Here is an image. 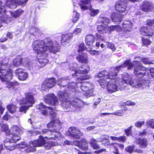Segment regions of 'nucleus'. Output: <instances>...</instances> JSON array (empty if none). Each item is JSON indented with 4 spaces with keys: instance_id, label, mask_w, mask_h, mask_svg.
Wrapping results in <instances>:
<instances>
[{
    "instance_id": "nucleus-24",
    "label": "nucleus",
    "mask_w": 154,
    "mask_h": 154,
    "mask_svg": "<svg viewBox=\"0 0 154 154\" xmlns=\"http://www.w3.org/2000/svg\"><path fill=\"white\" fill-rule=\"evenodd\" d=\"M82 141H73L72 143L73 145H74L77 146L79 148L81 149L82 150H86L88 149V143L85 140L83 141V144L85 145V146H81V143Z\"/></svg>"
},
{
    "instance_id": "nucleus-38",
    "label": "nucleus",
    "mask_w": 154,
    "mask_h": 154,
    "mask_svg": "<svg viewBox=\"0 0 154 154\" xmlns=\"http://www.w3.org/2000/svg\"><path fill=\"white\" fill-rule=\"evenodd\" d=\"M1 130L2 131L5 132L7 135H9L11 131L9 130L8 125L6 124H2L1 126Z\"/></svg>"
},
{
    "instance_id": "nucleus-19",
    "label": "nucleus",
    "mask_w": 154,
    "mask_h": 154,
    "mask_svg": "<svg viewBox=\"0 0 154 154\" xmlns=\"http://www.w3.org/2000/svg\"><path fill=\"white\" fill-rule=\"evenodd\" d=\"M37 109L41 111V113L42 115L46 116L48 114V109L51 108L49 107H47L44 105L42 103L37 105L36 107Z\"/></svg>"
},
{
    "instance_id": "nucleus-50",
    "label": "nucleus",
    "mask_w": 154,
    "mask_h": 154,
    "mask_svg": "<svg viewBox=\"0 0 154 154\" xmlns=\"http://www.w3.org/2000/svg\"><path fill=\"white\" fill-rule=\"evenodd\" d=\"M106 45H107V47L111 49L112 51H114L116 50V48L115 47L114 45L111 43L108 42H107L106 43Z\"/></svg>"
},
{
    "instance_id": "nucleus-26",
    "label": "nucleus",
    "mask_w": 154,
    "mask_h": 154,
    "mask_svg": "<svg viewBox=\"0 0 154 154\" xmlns=\"http://www.w3.org/2000/svg\"><path fill=\"white\" fill-rule=\"evenodd\" d=\"M76 59L79 62L82 63L87 64L88 62V58L86 54H79L77 56Z\"/></svg>"
},
{
    "instance_id": "nucleus-42",
    "label": "nucleus",
    "mask_w": 154,
    "mask_h": 154,
    "mask_svg": "<svg viewBox=\"0 0 154 154\" xmlns=\"http://www.w3.org/2000/svg\"><path fill=\"white\" fill-rule=\"evenodd\" d=\"M86 48V46L84 44L82 43L78 46V52L79 53H82L85 50Z\"/></svg>"
},
{
    "instance_id": "nucleus-41",
    "label": "nucleus",
    "mask_w": 154,
    "mask_h": 154,
    "mask_svg": "<svg viewBox=\"0 0 154 154\" xmlns=\"http://www.w3.org/2000/svg\"><path fill=\"white\" fill-rule=\"evenodd\" d=\"M39 30L35 27H32L30 29L29 33L30 34L36 35L39 32Z\"/></svg>"
},
{
    "instance_id": "nucleus-17",
    "label": "nucleus",
    "mask_w": 154,
    "mask_h": 154,
    "mask_svg": "<svg viewBox=\"0 0 154 154\" xmlns=\"http://www.w3.org/2000/svg\"><path fill=\"white\" fill-rule=\"evenodd\" d=\"M153 30L147 27L142 26L140 29V32L142 35L152 36L153 33Z\"/></svg>"
},
{
    "instance_id": "nucleus-9",
    "label": "nucleus",
    "mask_w": 154,
    "mask_h": 154,
    "mask_svg": "<svg viewBox=\"0 0 154 154\" xmlns=\"http://www.w3.org/2000/svg\"><path fill=\"white\" fill-rule=\"evenodd\" d=\"M89 78V77L87 75H80L79 77H78L76 80V85L75 88L78 87V86H80L81 89L83 91H87L90 89H93L94 88V85L88 82H84L83 83H82V80H85L87 79H88ZM79 92L80 93V94H79L81 95L80 96H78L77 97L78 98L82 96V94L81 92L77 91V90L75 88V92Z\"/></svg>"
},
{
    "instance_id": "nucleus-44",
    "label": "nucleus",
    "mask_w": 154,
    "mask_h": 154,
    "mask_svg": "<svg viewBox=\"0 0 154 154\" xmlns=\"http://www.w3.org/2000/svg\"><path fill=\"white\" fill-rule=\"evenodd\" d=\"M146 124L147 125L149 126L151 128L154 129V119H150L147 120L146 122Z\"/></svg>"
},
{
    "instance_id": "nucleus-27",
    "label": "nucleus",
    "mask_w": 154,
    "mask_h": 154,
    "mask_svg": "<svg viewBox=\"0 0 154 154\" xmlns=\"http://www.w3.org/2000/svg\"><path fill=\"white\" fill-rule=\"evenodd\" d=\"M109 136L108 135H103L100 138H98L97 141L99 142H102V143L105 146H107L109 144Z\"/></svg>"
},
{
    "instance_id": "nucleus-22",
    "label": "nucleus",
    "mask_w": 154,
    "mask_h": 154,
    "mask_svg": "<svg viewBox=\"0 0 154 154\" xmlns=\"http://www.w3.org/2000/svg\"><path fill=\"white\" fill-rule=\"evenodd\" d=\"M4 143L5 147L7 149L12 150L14 149L16 147V146H14L13 142L11 141L9 139L7 138L5 139Z\"/></svg>"
},
{
    "instance_id": "nucleus-20",
    "label": "nucleus",
    "mask_w": 154,
    "mask_h": 154,
    "mask_svg": "<svg viewBox=\"0 0 154 154\" xmlns=\"http://www.w3.org/2000/svg\"><path fill=\"white\" fill-rule=\"evenodd\" d=\"M81 2L83 4H79L81 8L84 10H94L92 9L91 2L89 0H81Z\"/></svg>"
},
{
    "instance_id": "nucleus-49",
    "label": "nucleus",
    "mask_w": 154,
    "mask_h": 154,
    "mask_svg": "<svg viewBox=\"0 0 154 154\" xmlns=\"http://www.w3.org/2000/svg\"><path fill=\"white\" fill-rule=\"evenodd\" d=\"M26 147V144L25 142H22L16 146V147L20 149H22Z\"/></svg>"
},
{
    "instance_id": "nucleus-35",
    "label": "nucleus",
    "mask_w": 154,
    "mask_h": 154,
    "mask_svg": "<svg viewBox=\"0 0 154 154\" xmlns=\"http://www.w3.org/2000/svg\"><path fill=\"white\" fill-rule=\"evenodd\" d=\"M10 134H19L21 131V129L17 126L14 125L11 128Z\"/></svg>"
},
{
    "instance_id": "nucleus-33",
    "label": "nucleus",
    "mask_w": 154,
    "mask_h": 154,
    "mask_svg": "<svg viewBox=\"0 0 154 154\" xmlns=\"http://www.w3.org/2000/svg\"><path fill=\"white\" fill-rule=\"evenodd\" d=\"M99 21H100L104 26H108L107 24L109 23L110 22L109 20L107 18L103 16H100L99 17Z\"/></svg>"
},
{
    "instance_id": "nucleus-12",
    "label": "nucleus",
    "mask_w": 154,
    "mask_h": 154,
    "mask_svg": "<svg viewBox=\"0 0 154 154\" xmlns=\"http://www.w3.org/2000/svg\"><path fill=\"white\" fill-rule=\"evenodd\" d=\"M44 100L46 103L53 106H57L59 103L57 97L53 94H48L45 96Z\"/></svg>"
},
{
    "instance_id": "nucleus-13",
    "label": "nucleus",
    "mask_w": 154,
    "mask_h": 154,
    "mask_svg": "<svg viewBox=\"0 0 154 154\" xmlns=\"http://www.w3.org/2000/svg\"><path fill=\"white\" fill-rule=\"evenodd\" d=\"M56 80L54 78L46 79L42 85V89L43 90H46L54 86L56 84Z\"/></svg>"
},
{
    "instance_id": "nucleus-4",
    "label": "nucleus",
    "mask_w": 154,
    "mask_h": 154,
    "mask_svg": "<svg viewBox=\"0 0 154 154\" xmlns=\"http://www.w3.org/2000/svg\"><path fill=\"white\" fill-rule=\"evenodd\" d=\"M66 92L59 91L58 94L59 100L62 102L61 105L64 109L66 110L67 111H74V108L78 109L84 106L85 103L77 97L78 93H77L76 95L72 96V93H66Z\"/></svg>"
},
{
    "instance_id": "nucleus-30",
    "label": "nucleus",
    "mask_w": 154,
    "mask_h": 154,
    "mask_svg": "<svg viewBox=\"0 0 154 154\" xmlns=\"http://www.w3.org/2000/svg\"><path fill=\"white\" fill-rule=\"evenodd\" d=\"M97 31L101 34H103L107 32L109 30L108 26L104 25H98L97 28Z\"/></svg>"
},
{
    "instance_id": "nucleus-62",
    "label": "nucleus",
    "mask_w": 154,
    "mask_h": 154,
    "mask_svg": "<svg viewBox=\"0 0 154 154\" xmlns=\"http://www.w3.org/2000/svg\"><path fill=\"white\" fill-rule=\"evenodd\" d=\"M111 145H112L114 146V148L115 150L113 152V153H115L116 154H119L118 149L117 147L115 146V145H116L117 144L115 143H112V144H111Z\"/></svg>"
},
{
    "instance_id": "nucleus-39",
    "label": "nucleus",
    "mask_w": 154,
    "mask_h": 154,
    "mask_svg": "<svg viewBox=\"0 0 154 154\" xmlns=\"http://www.w3.org/2000/svg\"><path fill=\"white\" fill-rule=\"evenodd\" d=\"M20 10L14 11H10V12L11 15L14 18H16L19 17L21 14L23 12L22 10L21 11H19Z\"/></svg>"
},
{
    "instance_id": "nucleus-48",
    "label": "nucleus",
    "mask_w": 154,
    "mask_h": 154,
    "mask_svg": "<svg viewBox=\"0 0 154 154\" xmlns=\"http://www.w3.org/2000/svg\"><path fill=\"white\" fill-rule=\"evenodd\" d=\"M93 89H90L89 90L86 92L85 94V96L87 98H88L90 97L94 96V94L93 93Z\"/></svg>"
},
{
    "instance_id": "nucleus-47",
    "label": "nucleus",
    "mask_w": 154,
    "mask_h": 154,
    "mask_svg": "<svg viewBox=\"0 0 154 154\" xmlns=\"http://www.w3.org/2000/svg\"><path fill=\"white\" fill-rule=\"evenodd\" d=\"M29 107L30 106L27 105H26V106H22L20 107L19 108V111L20 112H23L24 113H26V111L29 109Z\"/></svg>"
},
{
    "instance_id": "nucleus-57",
    "label": "nucleus",
    "mask_w": 154,
    "mask_h": 154,
    "mask_svg": "<svg viewBox=\"0 0 154 154\" xmlns=\"http://www.w3.org/2000/svg\"><path fill=\"white\" fill-rule=\"evenodd\" d=\"M123 114V112L122 110H118L115 112L111 113L112 115H115L118 116H122Z\"/></svg>"
},
{
    "instance_id": "nucleus-31",
    "label": "nucleus",
    "mask_w": 154,
    "mask_h": 154,
    "mask_svg": "<svg viewBox=\"0 0 154 154\" xmlns=\"http://www.w3.org/2000/svg\"><path fill=\"white\" fill-rule=\"evenodd\" d=\"M122 25L123 28L128 31H129L131 29L132 24V23L129 21L124 20Z\"/></svg>"
},
{
    "instance_id": "nucleus-28",
    "label": "nucleus",
    "mask_w": 154,
    "mask_h": 154,
    "mask_svg": "<svg viewBox=\"0 0 154 154\" xmlns=\"http://www.w3.org/2000/svg\"><path fill=\"white\" fill-rule=\"evenodd\" d=\"M17 5L15 0H7L6 2V6L10 9H15L17 6Z\"/></svg>"
},
{
    "instance_id": "nucleus-25",
    "label": "nucleus",
    "mask_w": 154,
    "mask_h": 154,
    "mask_svg": "<svg viewBox=\"0 0 154 154\" xmlns=\"http://www.w3.org/2000/svg\"><path fill=\"white\" fill-rule=\"evenodd\" d=\"M95 38L91 34H89L86 35L85 38V42L87 45L91 46L94 42Z\"/></svg>"
},
{
    "instance_id": "nucleus-64",
    "label": "nucleus",
    "mask_w": 154,
    "mask_h": 154,
    "mask_svg": "<svg viewBox=\"0 0 154 154\" xmlns=\"http://www.w3.org/2000/svg\"><path fill=\"white\" fill-rule=\"evenodd\" d=\"M81 29L80 28H76L74 30L73 33L75 34H78L81 32Z\"/></svg>"
},
{
    "instance_id": "nucleus-59",
    "label": "nucleus",
    "mask_w": 154,
    "mask_h": 154,
    "mask_svg": "<svg viewBox=\"0 0 154 154\" xmlns=\"http://www.w3.org/2000/svg\"><path fill=\"white\" fill-rule=\"evenodd\" d=\"M132 128V126H131L129 127L127 129L125 130V132L127 136H129L131 134V130Z\"/></svg>"
},
{
    "instance_id": "nucleus-32",
    "label": "nucleus",
    "mask_w": 154,
    "mask_h": 154,
    "mask_svg": "<svg viewBox=\"0 0 154 154\" xmlns=\"http://www.w3.org/2000/svg\"><path fill=\"white\" fill-rule=\"evenodd\" d=\"M18 134H10V133L9 135L10 138L8 139H10V140H11V141H12L13 143H15L17 141L19 140L20 139V137L17 135Z\"/></svg>"
},
{
    "instance_id": "nucleus-61",
    "label": "nucleus",
    "mask_w": 154,
    "mask_h": 154,
    "mask_svg": "<svg viewBox=\"0 0 154 154\" xmlns=\"http://www.w3.org/2000/svg\"><path fill=\"white\" fill-rule=\"evenodd\" d=\"M142 42L143 44L145 45H149L151 42L150 41L147 39H143Z\"/></svg>"
},
{
    "instance_id": "nucleus-7",
    "label": "nucleus",
    "mask_w": 154,
    "mask_h": 154,
    "mask_svg": "<svg viewBox=\"0 0 154 154\" xmlns=\"http://www.w3.org/2000/svg\"><path fill=\"white\" fill-rule=\"evenodd\" d=\"M121 81L119 82H122L124 85L125 84L129 85L133 87L141 89L145 88L148 85V82L146 80L142 79H135L132 80L131 76L128 73H123L122 75Z\"/></svg>"
},
{
    "instance_id": "nucleus-60",
    "label": "nucleus",
    "mask_w": 154,
    "mask_h": 154,
    "mask_svg": "<svg viewBox=\"0 0 154 154\" xmlns=\"http://www.w3.org/2000/svg\"><path fill=\"white\" fill-rule=\"evenodd\" d=\"M146 24L149 26H152L154 25V19L153 20L149 19L147 20Z\"/></svg>"
},
{
    "instance_id": "nucleus-63",
    "label": "nucleus",
    "mask_w": 154,
    "mask_h": 154,
    "mask_svg": "<svg viewBox=\"0 0 154 154\" xmlns=\"http://www.w3.org/2000/svg\"><path fill=\"white\" fill-rule=\"evenodd\" d=\"M11 118L12 117L11 116L9 115L7 112L3 117V119L5 120H8Z\"/></svg>"
},
{
    "instance_id": "nucleus-34",
    "label": "nucleus",
    "mask_w": 154,
    "mask_h": 154,
    "mask_svg": "<svg viewBox=\"0 0 154 154\" xmlns=\"http://www.w3.org/2000/svg\"><path fill=\"white\" fill-rule=\"evenodd\" d=\"M22 61V58L20 56H18L13 60V65L15 66H19L21 65Z\"/></svg>"
},
{
    "instance_id": "nucleus-8",
    "label": "nucleus",
    "mask_w": 154,
    "mask_h": 154,
    "mask_svg": "<svg viewBox=\"0 0 154 154\" xmlns=\"http://www.w3.org/2000/svg\"><path fill=\"white\" fill-rule=\"evenodd\" d=\"M10 65L8 64V60L5 58L1 63L0 67V79L2 82H6L12 79L13 73L9 68Z\"/></svg>"
},
{
    "instance_id": "nucleus-15",
    "label": "nucleus",
    "mask_w": 154,
    "mask_h": 154,
    "mask_svg": "<svg viewBox=\"0 0 154 154\" xmlns=\"http://www.w3.org/2000/svg\"><path fill=\"white\" fill-rule=\"evenodd\" d=\"M68 130L71 135L75 138H79L83 135L79 129L75 127H71L69 128Z\"/></svg>"
},
{
    "instance_id": "nucleus-51",
    "label": "nucleus",
    "mask_w": 154,
    "mask_h": 154,
    "mask_svg": "<svg viewBox=\"0 0 154 154\" xmlns=\"http://www.w3.org/2000/svg\"><path fill=\"white\" fill-rule=\"evenodd\" d=\"M146 75L149 77L151 76L152 77H154V69H150V70L146 72Z\"/></svg>"
},
{
    "instance_id": "nucleus-56",
    "label": "nucleus",
    "mask_w": 154,
    "mask_h": 154,
    "mask_svg": "<svg viewBox=\"0 0 154 154\" xmlns=\"http://www.w3.org/2000/svg\"><path fill=\"white\" fill-rule=\"evenodd\" d=\"M89 14L92 17L97 15L99 12V10H89Z\"/></svg>"
},
{
    "instance_id": "nucleus-29",
    "label": "nucleus",
    "mask_w": 154,
    "mask_h": 154,
    "mask_svg": "<svg viewBox=\"0 0 154 154\" xmlns=\"http://www.w3.org/2000/svg\"><path fill=\"white\" fill-rule=\"evenodd\" d=\"M142 6V10H149L153 8V5L150 2L144 1L143 2Z\"/></svg>"
},
{
    "instance_id": "nucleus-36",
    "label": "nucleus",
    "mask_w": 154,
    "mask_h": 154,
    "mask_svg": "<svg viewBox=\"0 0 154 154\" xmlns=\"http://www.w3.org/2000/svg\"><path fill=\"white\" fill-rule=\"evenodd\" d=\"M138 142L139 145L142 148H144L147 146V140L145 138L140 139Z\"/></svg>"
},
{
    "instance_id": "nucleus-11",
    "label": "nucleus",
    "mask_w": 154,
    "mask_h": 154,
    "mask_svg": "<svg viewBox=\"0 0 154 154\" xmlns=\"http://www.w3.org/2000/svg\"><path fill=\"white\" fill-rule=\"evenodd\" d=\"M25 97L22 99H17V102L20 105L26 104L31 106L35 103V99L32 92L28 91L25 93Z\"/></svg>"
},
{
    "instance_id": "nucleus-16",
    "label": "nucleus",
    "mask_w": 154,
    "mask_h": 154,
    "mask_svg": "<svg viewBox=\"0 0 154 154\" xmlns=\"http://www.w3.org/2000/svg\"><path fill=\"white\" fill-rule=\"evenodd\" d=\"M15 73L20 80H25L28 76V73L23 72V70L20 68L16 70L15 71Z\"/></svg>"
},
{
    "instance_id": "nucleus-58",
    "label": "nucleus",
    "mask_w": 154,
    "mask_h": 154,
    "mask_svg": "<svg viewBox=\"0 0 154 154\" xmlns=\"http://www.w3.org/2000/svg\"><path fill=\"white\" fill-rule=\"evenodd\" d=\"M126 140V137L124 136L118 137V141L120 142H125Z\"/></svg>"
},
{
    "instance_id": "nucleus-23",
    "label": "nucleus",
    "mask_w": 154,
    "mask_h": 154,
    "mask_svg": "<svg viewBox=\"0 0 154 154\" xmlns=\"http://www.w3.org/2000/svg\"><path fill=\"white\" fill-rule=\"evenodd\" d=\"M11 80H10V81ZM10 81L5 82L6 83L5 85V87L11 89V90L14 89L15 90L17 88V87L19 85V83L17 82H8Z\"/></svg>"
},
{
    "instance_id": "nucleus-2",
    "label": "nucleus",
    "mask_w": 154,
    "mask_h": 154,
    "mask_svg": "<svg viewBox=\"0 0 154 154\" xmlns=\"http://www.w3.org/2000/svg\"><path fill=\"white\" fill-rule=\"evenodd\" d=\"M32 47L34 52L41 58H38L39 66H45L48 62L47 56L49 52L55 54L59 51L60 48L59 43L57 41L53 42L49 38L43 40H35L32 44Z\"/></svg>"
},
{
    "instance_id": "nucleus-37",
    "label": "nucleus",
    "mask_w": 154,
    "mask_h": 154,
    "mask_svg": "<svg viewBox=\"0 0 154 154\" xmlns=\"http://www.w3.org/2000/svg\"><path fill=\"white\" fill-rule=\"evenodd\" d=\"M7 108L10 113L13 114L15 112L16 110V106L13 104H9L7 106Z\"/></svg>"
},
{
    "instance_id": "nucleus-55",
    "label": "nucleus",
    "mask_w": 154,
    "mask_h": 154,
    "mask_svg": "<svg viewBox=\"0 0 154 154\" xmlns=\"http://www.w3.org/2000/svg\"><path fill=\"white\" fill-rule=\"evenodd\" d=\"M134 148V146H128L126 147L125 150L126 151L130 153H131L133 152V149Z\"/></svg>"
},
{
    "instance_id": "nucleus-14",
    "label": "nucleus",
    "mask_w": 154,
    "mask_h": 154,
    "mask_svg": "<svg viewBox=\"0 0 154 154\" xmlns=\"http://www.w3.org/2000/svg\"><path fill=\"white\" fill-rule=\"evenodd\" d=\"M126 11H120L119 12L112 13V14L111 17L113 22L114 23L119 22L122 21L124 14L123 13H126Z\"/></svg>"
},
{
    "instance_id": "nucleus-40",
    "label": "nucleus",
    "mask_w": 154,
    "mask_h": 154,
    "mask_svg": "<svg viewBox=\"0 0 154 154\" xmlns=\"http://www.w3.org/2000/svg\"><path fill=\"white\" fill-rule=\"evenodd\" d=\"M141 61L145 64H154V60H152L151 59L150 60L148 58H143L141 59Z\"/></svg>"
},
{
    "instance_id": "nucleus-45",
    "label": "nucleus",
    "mask_w": 154,
    "mask_h": 154,
    "mask_svg": "<svg viewBox=\"0 0 154 154\" xmlns=\"http://www.w3.org/2000/svg\"><path fill=\"white\" fill-rule=\"evenodd\" d=\"M110 31L116 30L119 31L121 29L120 26L119 25L112 26L109 27Z\"/></svg>"
},
{
    "instance_id": "nucleus-6",
    "label": "nucleus",
    "mask_w": 154,
    "mask_h": 154,
    "mask_svg": "<svg viewBox=\"0 0 154 154\" xmlns=\"http://www.w3.org/2000/svg\"><path fill=\"white\" fill-rule=\"evenodd\" d=\"M121 65H123L122 68L127 67L128 69H133L134 75L138 78H141L146 75L147 69L142 66L139 61L135 60L132 63L130 60H127Z\"/></svg>"
},
{
    "instance_id": "nucleus-54",
    "label": "nucleus",
    "mask_w": 154,
    "mask_h": 154,
    "mask_svg": "<svg viewBox=\"0 0 154 154\" xmlns=\"http://www.w3.org/2000/svg\"><path fill=\"white\" fill-rule=\"evenodd\" d=\"M88 51L89 53L92 55H94L96 54L98 55L100 54L101 52V51H98L95 50L94 51L88 50Z\"/></svg>"
},
{
    "instance_id": "nucleus-5",
    "label": "nucleus",
    "mask_w": 154,
    "mask_h": 154,
    "mask_svg": "<svg viewBox=\"0 0 154 154\" xmlns=\"http://www.w3.org/2000/svg\"><path fill=\"white\" fill-rule=\"evenodd\" d=\"M48 128L51 127L52 129H44L42 131L43 134H47L48 135H53L54 137H45L47 140L55 139L59 140L62 137L61 134L58 132L62 128V124L58 120H53L50 122L47 125Z\"/></svg>"
},
{
    "instance_id": "nucleus-43",
    "label": "nucleus",
    "mask_w": 154,
    "mask_h": 154,
    "mask_svg": "<svg viewBox=\"0 0 154 154\" xmlns=\"http://www.w3.org/2000/svg\"><path fill=\"white\" fill-rule=\"evenodd\" d=\"M73 19L72 20L73 23H75L78 20L79 17V14L76 11L74 10L73 11Z\"/></svg>"
},
{
    "instance_id": "nucleus-53",
    "label": "nucleus",
    "mask_w": 154,
    "mask_h": 154,
    "mask_svg": "<svg viewBox=\"0 0 154 154\" xmlns=\"http://www.w3.org/2000/svg\"><path fill=\"white\" fill-rule=\"evenodd\" d=\"M145 123L144 121H138L135 123V126L137 128H140Z\"/></svg>"
},
{
    "instance_id": "nucleus-10",
    "label": "nucleus",
    "mask_w": 154,
    "mask_h": 154,
    "mask_svg": "<svg viewBox=\"0 0 154 154\" xmlns=\"http://www.w3.org/2000/svg\"><path fill=\"white\" fill-rule=\"evenodd\" d=\"M46 141L42 136H40L37 140L31 141L29 143V145L27 146L25 149V152L27 153L34 152L35 147L42 146L45 143Z\"/></svg>"
},
{
    "instance_id": "nucleus-21",
    "label": "nucleus",
    "mask_w": 154,
    "mask_h": 154,
    "mask_svg": "<svg viewBox=\"0 0 154 154\" xmlns=\"http://www.w3.org/2000/svg\"><path fill=\"white\" fill-rule=\"evenodd\" d=\"M72 35L71 33H67L63 35L61 39V43L63 45H66L72 38Z\"/></svg>"
},
{
    "instance_id": "nucleus-3",
    "label": "nucleus",
    "mask_w": 154,
    "mask_h": 154,
    "mask_svg": "<svg viewBox=\"0 0 154 154\" xmlns=\"http://www.w3.org/2000/svg\"><path fill=\"white\" fill-rule=\"evenodd\" d=\"M78 64L76 63H72L70 64L69 68L71 70L74 71L75 73L72 74V75L73 78L71 79L69 77H66L60 79L57 81V84L60 86L64 87L66 86L68 84L67 89L65 91H62L66 92V93H71L72 96L76 95L77 93H78L79 95L78 96H80L79 94L80 93L79 92H75V91L76 83L73 82V79L75 76H77L78 74H86L89 70V68L88 66L86 65L85 66H82L80 68H78Z\"/></svg>"
},
{
    "instance_id": "nucleus-52",
    "label": "nucleus",
    "mask_w": 154,
    "mask_h": 154,
    "mask_svg": "<svg viewBox=\"0 0 154 154\" xmlns=\"http://www.w3.org/2000/svg\"><path fill=\"white\" fill-rule=\"evenodd\" d=\"M94 100L93 107L94 108H95L96 107V106L101 102V100L100 98L99 97L95 98Z\"/></svg>"
},
{
    "instance_id": "nucleus-1",
    "label": "nucleus",
    "mask_w": 154,
    "mask_h": 154,
    "mask_svg": "<svg viewBox=\"0 0 154 154\" xmlns=\"http://www.w3.org/2000/svg\"><path fill=\"white\" fill-rule=\"evenodd\" d=\"M122 66L123 65L112 68L109 72L105 70L102 71L96 75V77L99 79L97 81L102 88H103L106 86L108 91L112 93L118 90H121L126 86L123 85L122 82H119L121 81L120 79L117 78L114 80L116 77L117 73L121 69Z\"/></svg>"
},
{
    "instance_id": "nucleus-46",
    "label": "nucleus",
    "mask_w": 154,
    "mask_h": 154,
    "mask_svg": "<svg viewBox=\"0 0 154 154\" xmlns=\"http://www.w3.org/2000/svg\"><path fill=\"white\" fill-rule=\"evenodd\" d=\"M50 109H48V112H49V114L51 117H52L53 119H54L56 117V114L55 112L54 111V109L52 107Z\"/></svg>"
},
{
    "instance_id": "nucleus-18",
    "label": "nucleus",
    "mask_w": 154,
    "mask_h": 154,
    "mask_svg": "<svg viewBox=\"0 0 154 154\" xmlns=\"http://www.w3.org/2000/svg\"><path fill=\"white\" fill-rule=\"evenodd\" d=\"M2 13L5 14L2 16H1L0 19V27L3 26L2 22H3V23H8L11 21L12 20L11 18L9 17L7 15H5V13H7L6 12V10H0V14H1Z\"/></svg>"
}]
</instances>
